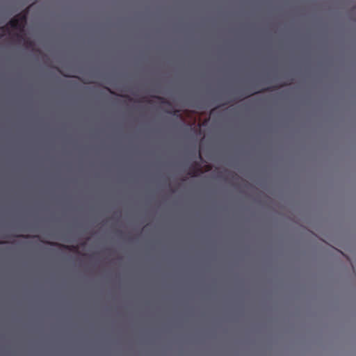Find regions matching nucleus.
<instances>
[{"mask_svg":"<svg viewBox=\"0 0 356 356\" xmlns=\"http://www.w3.org/2000/svg\"><path fill=\"white\" fill-rule=\"evenodd\" d=\"M26 23V14L19 13L13 17L6 25L0 27V37L4 36L9 33L10 28L23 31Z\"/></svg>","mask_w":356,"mask_h":356,"instance_id":"1","label":"nucleus"},{"mask_svg":"<svg viewBox=\"0 0 356 356\" xmlns=\"http://www.w3.org/2000/svg\"><path fill=\"white\" fill-rule=\"evenodd\" d=\"M202 172L200 164L198 162H195L189 168L188 175L191 177H197Z\"/></svg>","mask_w":356,"mask_h":356,"instance_id":"2","label":"nucleus"},{"mask_svg":"<svg viewBox=\"0 0 356 356\" xmlns=\"http://www.w3.org/2000/svg\"><path fill=\"white\" fill-rule=\"evenodd\" d=\"M46 243L49 244L51 245L58 246V247L63 248L65 250H68L70 251L76 252L78 250L77 246H75V245H62V244H60L58 243H50V242H46Z\"/></svg>","mask_w":356,"mask_h":356,"instance_id":"3","label":"nucleus"},{"mask_svg":"<svg viewBox=\"0 0 356 356\" xmlns=\"http://www.w3.org/2000/svg\"><path fill=\"white\" fill-rule=\"evenodd\" d=\"M154 97L156 99H157L158 100H159L161 104H166V105H170V102L166 100L164 97H162L161 96H154Z\"/></svg>","mask_w":356,"mask_h":356,"instance_id":"4","label":"nucleus"},{"mask_svg":"<svg viewBox=\"0 0 356 356\" xmlns=\"http://www.w3.org/2000/svg\"><path fill=\"white\" fill-rule=\"evenodd\" d=\"M14 36L16 37L19 40H25V38L23 37V35L20 33H15Z\"/></svg>","mask_w":356,"mask_h":356,"instance_id":"5","label":"nucleus"},{"mask_svg":"<svg viewBox=\"0 0 356 356\" xmlns=\"http://www.w3.org/2000/svg\"><path fill=\"white\" fill-rule=\"evenodd\" d=\"M274 90V88L273 87H268L266 88H264L262 90L263 92H268V91H273Z\"/></svg>","mask_w":356,"mask_h":356,"instance_id":"6","label":"nucleus"},{"mask_svg":"<svg viewBox=\"0 0 356 356\" xmlns=\"http://www.w3.org/2000/svg\"><path fill=\"white\" fill-rule=\"evenodd\" d=\"M26 42L29 46H31L33 44V42L29 40H26Z\"/></svg>","mask_w":356,"mask_h":356,"instance_id":"7","label":"nucleus"},{"mask_svg":"<svg viewBox=\"0 0 356 356\" xmlns=\"http://www.w3.org/2000/svg\"><path fill=\"white\" fill-rule=\"evenodd\" d=\"M126 97L129 99V101H131V100H132L131 98H129V96H126Z\"/></svg>","mask_w":356,"mask_h":356,"instance_id":"8","label":"nucleus"}]
</instances>
